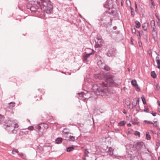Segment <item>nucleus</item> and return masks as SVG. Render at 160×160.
<instances>
[{"mask_svg":"<svg viewBox=\"0 0 160 160\" xmlns=\"http://www.w3.org/2000/svg\"><path fill=\"white\" fill-rule=\"evenodd\" d=\"M139 100H138L137 101V102L136 103H137H137H139Z\"/></svg>","mask_w":160,"mask_h":160,"instance_id":"nucleus-59","label":"nucleus"},{"mask_svg":"<svg viewBox=\"0 0 160 160\" xmlns=\"http://www.w3.org/2000/svg\"><path fill=\"white\" fill-rule=\"evenodd\" d=\"M110 19V20L111 21L110 22H108V24L111 25L112 24V19L110 18H109V15L108 13H106V11L103 13L100 17H99L98 18V20L100 21H106L107 19Z\"/></svg>","mask_w":160,"mask_h":160,"instance_id":"nucleus-5","label":"nucleus"},{"mask_svg":"<svg viewBox=\"0 0 160 160\" xmlns=\"http://www.w3.org/2000/svg\"><path fill=\"white\" fill-rule=\"evenodd\" d=\"M67 151L68 152L72 151L74 149V148L72 147H69L67 148Z\"/></svg>","mask_w":160,"mask_h":160,"instance_id":"nucleus-23","label":"nucleus"},{"mask_svg":"<svg viewBox=\"0 0 160 160\" xmlns=\"http://www.w3.org/2000/svg\"><path fill=\"white\" fill-rule=\"evenodd\" d=\"M15 104V103L14 102H12L9 103V104H12L13 105L12 106V107H13L14 106V105Z\"/></svg>","mask_w":160,"mask_h":160,"instance_id":"nucleus-44","label":"nucleus"},{"mask_svg":"<svg viewBox=\"0 0 160 160\" xmlns=\"http://www.w3.org/2000/svg\"><path fill=\"white\" fill-rule=\"evenodd\" d=\"M151 27H156L155 22L154 20H152L151 21Z\"/></svg>","mask_w":160,"mask_h":160,"instance_id":"nucleus-24","label":"nucleus"},{"mask_svg":"<svg viewBox=\"0 0 160 160\" xmlns=\"http://www.w3.org/2000/svg\"><path fill=\"white\" fill-rule=\"evenodd\" d=\"M121 5H122H122H123V2H121Z\"/></svg>","mask_w":160,"mask_h":160,"instance_id":"nucleus-63","label":"nucleus"},{"mask_svg":"<svg viewBox=\"0 0 160 160\" xmlns=\"http://www.w3.org/2000/svg\"><path fill=\"white\" fill-rule=\"evenodd\" d=\"M136 105H137V103H136L135 102H133V103L132 104V108H135L136 107Z\"/></svg>","mask_w":160,"mask_h":160,"instance_id":"nucleus-38","label":"nucleus"},{"mask_svg":"<svg viewBox=\"0 0 160 160\" xmlns=\"http://www.w3.org/2000/svg\"><path fill=\"white\" fill-rule=\"evenodd\" d=\"M158 104L159 106H160V102L159 101L158 102Z\"/></svg>","mask_w":160,"mask_h":160,"instance_id":"nucleus-57","label":"nucleus"},{"mask_svg":"<svg viewBox=\"0 0 160 160\" xmlns=\"http://www.w3.org/2000/svg\"><path fill=\"white\" fill-rule=\"evenodd\" d=\"M104 69L107 71H108L110 70V68L108 66L105 65L104 67Z\"/></svg>","mask_w":160,"mask_h":160,"instance_id":"nucleus-28","label":"nucleus"},{"mask_svg":"<svg viewBox=\"0 0 160 160\" xmlns=\"http://www.w3.org/2000/svg\"><path fill=\"white\" fill-rule=\"evenodd\" d=\"M116 54V49L113 46H112L107 52L106 55L109 57H112L115 56Z\"/></svg>","mask_w":160,"mask_h":160,"instance_id":"nucleus-7","label":"nucleus"},{"mask_svg":"<svg viewBox=\"0 0 160 160\" xmlns=\"http://www.w3.org/2000/svg\"><path fill=\"white\" fill-rule=\"evenodd\" d=\"M28 129L29 130H32L34 129V128L33 126H31L29 127L28 128Z\"/></svg>","mask_w":160,"mask_h":160,"instance_id":"nucleus-35","label":"nucleus"},{"mask_svg":"<svg viewBox=\"0 0 160 160\" xmlns=\"http://www.w3.org/2000/svg\"><path fill=\"white\" fill-rule=\"evenodd\" d=\"M155 89L156 90H158V85H156V86H155Z\"/></svg>","mask_w":160,"mask_h":160,"instance_id":"nucleus-48","label":"nucleus"},{"mask_svg":"<svg viewBox=\"0 0 160 160\" xmlns=\"http://www.w3.org/2000/svg\"><path fill=\"white\" fill-rule=\"evenodd\" d=\"M151 76L154 78H155L157 77V75L154 71H152L151 72Z\"/></svg>","mask_w":160,"mask_h":160,"instance_id":"nucleus-20","label":"nucleus"},{"mask_svg":"<svg viewBox=\"0 0 160 160\" xmlns=\"http://www.w3.org/2000/svg\"><path fill=\"white\" fill-rule=\"evenodd\" d=\"M41 98H42L40 96L38 99H36V98L35 97V101H39L41 99Z\"/></svg>","mask_w":160,"mask_h":160,"instance_id":"nucleus-43","label":"nucleus"},{"mask_svg":"<svg viewBox=\"0 0 160 160\" xmlns=\"http://www.w3.org/2000/svg\"><path fill=\"white\" fill-rule=\"evenodd\" d=\"M135 12L137 13H138V7H136L135 8Z\"/></svg>","mask_w":160,"mask_h":160,"instance_id":"nucleus-46","label":"nucleus"},{"mask_svg":"<svg viewBox=\"0 0 160 160\" xmlns=\"http://www.w3.org/2000/svg\"><path fill=\"white\" fill-rule=\"evenodd\" d=\"M132 31L133 33L136 34V30L135 28H132Z\"/></svg>","mask_w":160,"mask_h":160,"instance_id":"nucleus-36","label":"nucleus"},{"mask_svg":"<svg viewBox=\"0 0 160 160\" xmlns=\"http://www.w3.org/2000/svg\"><path fill=\"white\" fill-rule=\"evenodd\" d=\"M19 152L18 150L16 149H14L12 151V153L13 154H15V153H18Z\"/></svg>","mask_w":160,"mask_h":160,"instance_id":"nucleus-26","label":"nucleus"},{"mask_svg":"<svg viewBox=\"0 0 160 160\" xmlns=\"http://www.w3.org/2000/svg\"><path fill=\"white\" fill-rule=\"evenodd\" d=\"M114 149H113L112 148L110 147L108 151H107V155L108 154L110 156H111L113 154V151Z\"/></svg>","mask_w":160,"mask_h":160,"instance_id":"nucleus-15","label":"nucleus"},{"mask_svg":"<svg viewBox=\"0 0 160 160\" xmlns=\"http://www.w3.org/2000/svg\"><path fill=\"white\" fill-rule=\"evenodd\" d=\"M88 50L90 51V52L88 53H87L86 54L84 55L83 56V60L85 62L88 61L87 58L90 55L94 54L95 52V51L92 49H88Z\"/></svg>","mask_w":160,"mask_h":160,"instance_id":"nucleus-10","label":"nucleus"},{"mask_svg":"<svg viewBox=\"0 0 160 160\" xmlns=\"http://www.w3.org/2000/svg\"><path fill=\"white\" fill-rule=\"evenodd\" d=\"M18 127V125L17 123L15 125H11L8 127H6L5 129L10 133H16Z\"/></svg>","mask_w":160,"mask_h":160,"instance_id":"nucleus-4","label":"nucleus"},{"mask_svg":"<svg viewBox=\"0 0 160 160\" xmlns=\"http://www.w3.org/2000/svg\"><path fill=\"white\" fill-rule=\"evenodd\" d=\"M100 76V75H97V76H96L95 77V78H99Z\"/></svg>","mask_w":160,"mask_h":160,"instance_id":"nucleus-53","label":"nucleus"},{"mask_svg":"<svg viewBox=\"0 0 160 160\" xmlns=\"http://www.w3.org/2000/svg\"><path fill=\"white\" fill-rule=\"evenodd\" d=\"M150 113L153 116H155L156 115V112H150Z\"/></svg>","mask_w":160,"mask_h":160,"instance_id":"nucleus-45","label":"nucleus"},{"mask_svg":"<svg viewBox=\"0 0 160 160\" xmlns=\"http://www.w3.org/2000/svg\"><path fill=\"white\" fill-rule=\"evenodd\" d=\"M132 84L134 87H135L136 85H137V81L135 80H133L131 81Z\"/></svg>","mask_w":160,"mask_h":160,"instance_id":"nucleus-21","label":"nucleus"},{"mask_svg":"<svg viewBox=\"0 0 160 160\" xmlns=\"http://www.w3.org/2000/svg\"><path fill=\"white\" fill-rule=\"evenodd\" d=\"M141 98L143 102V103L144 104H146V102L145 100V99L144 98L143 96H142L141 97Z\"/></svg>","mask_w":160,"mask_h":160,"instance_id":"nucleus-29","label":"nucleus"},{"mask_svg":"<svg viewBox=\"0 0 160 160\" xmlns=\"http://www.w3.org/2000/svg\"><path fill=\"white\" fill-rule=\"evenodd\" d=\"M101 25L102 26V27H107V24L106 23H105V22H104L103 24H101Z\"/></svg>","mask_w":160,"mask_h":160,"instance_id":"nucleus-40","label":"nucleus"},{"mask_svg":"<svg viewBox=\"0 0 160 160\" xmlns=\"http://www.w3.org/2000/svg\"><path fill=\"white\" fill-rule=\"evenodd\" d=\"M141 32H143L142 31H138L139 35H138V38L139 39H141L140 33Z\"/></svg>","mask_w":160,"mask_h":160,"instance_id":"nucleus-32","label":"nucleus"},{"mask_svg":"<svg viewBox=\"0 0 160 160\" xmlns=\"http://www.w3.org/2000/svg\"><path fill=\"white\" fill-rule=\"evenodd\" d=\"M149 27V23L147 22H145L142 25V28L144 31H147Z\"/></svg>","mask_w":160,"mask_h":160,"instance_id":"nucleus-14","label":"nucleus"},{"mask_svg":"<svg viewBox=\"0 0 160 160\" xmlns=\"http://www.w3.org/2000/svg\"><path fill=\"white\" fill-rule=\"evenodd\" d=\"M104 7L108 8L109 10L112 9L114 7L113 1V0H107L104 4Z\"/></svg>","mask_w":160,"mask_h":160,"instance_id":"nucleus-8","label":"nucleus"},{"mask_svg":"<svg viewBox=\"0 0 160 160\" xmlns=\"http://www.w3.org/2000/svg\"><path fill=\"white\" fill-rule=\"evenodd\" d=\"M69 140L71 141H75V137L73 136H70Z\"/></svg>","mask_w":160,"mask_h":160,"instance_id":"nucleus-25","label":"nucleus"},{"mask_svg":"<svg viewBox=\"0 0 160 160\" xmlns=\"http://www.w3.org/2000/svg\"><path fill=\"white\" fill-rule=\"evenodd\" d=\"M132 123L134 124H136L137 123H136V122H134Z\"/></svg>","mask_w":160,"mask_h":160,"instance_id":"nucleus-62","label":"nucleus"},{"mask_svg":"<svg viewBox=\"0 0 160 160\" xmlns=\"http://www.w3.org/2000/svg\"><path fill=\"white\" fill-rule=\"evenodd\" d=\"M96 44L95 47L96 48L101 47L103 44V42L100 38H97L95 40Z\"/></svg>","mask_w":160,"mask_h":160,"instance_id":"nucleus-12","label":"nucleus"},{"mask_svg":"<svg viewBox=\"0 0 160 160\" xmlns=\"http://www.w3.org/2000/svg\"><path fill=\"white\" fill-rule=\"evenodd\" d=\"M135 23L136 24V27L137 28H140L141 26V24L140 22L138 21H136L135 22Z\"/></svg>","mask_w":160,"mask_h":160,"instance_id":"nucleus-17","label":"nucleus"},{"mask_svg":"<svg viewBox=\"0 0 160 160\" xmlns=\"http://www.w3.org/2000/svg\"><path fill=\"white\" fill-rule=\"evenodd\" d=\"M127 125L128 127H130L131 126V124L130 123H128L127 124Z\"/></svg>","mask_w":160,"mask_h":160,"instance_id":"nucleus-54","label":"nucleus"},{"mask_svg":"<svg viewBox=\"0 0 160 160\" xmlns=\"http://www.w3.org/2000/svg\"><path fill=\"white\" fill-rule=\"evenodd\" d=\"M135 8L136 7H138L136 3H135Z\"/></svg>","mask_w":160,"mask_h":160,"instance_id":"nucleus-60","label":"nucleus"},{"mask_svg":"<svg viewBox=\"0 0 160 160\" xmlns=\"http://www.w3.org/2000/svg\"><path fill=\"white\" fill-rule=\"evenodd\" d=\"M88 153L89 152L88 151L87 149H85L84 151V154L85 155V156L88 157Z\"/></svg>","mask_w":160,"mask_h":160,"instance_id":"nucleus-30","label":"nucleus"},{"mask_svg":"<svg viewBox=\"0 0 160 160\" xmlns=\"http://www.w3.org/2000/svg\"><path fill=\"white\" fill-rule=\"evenodd\" d=\"M144 122H146L148 123V124H150V123L153 124V123L152 122H151V121H147L146 120H145V121H144Z\"/></svg>","mask_w":160,"mask_h":160,"instance_id":"nucleus-41","label":"nucleus"},{"mask_svg":"<svg viewBox=\"0 0 160 160\" xmlns=\"http://www.w3.org/2000/svg\"><path fill=\"white\" fill-rule=\"evenodd\" d=\"M19 155L21 156H23V153H19Z\"/></svg>","mask_w":160,"mask_h":160,"instance_id":"nucleus-56","label":"nucleus"},{"mask_svg":"<svg viewBox=\"0 0 160 160\" xmlns=\"http://www.w3.org/2000/svg\"><path fill=\"white\" fill-rule=\"evenodd\" d=\"M158 160H160V157H158Z\"/></svg>","mask_w":160,"mask_h":160,"instance_id":"nucleus-64","label":"nucleus"},{"mask_svg":"<svg viewBox=\"0 0 160 160\" xmlns=\"http://www.w3.org/2000/svg\"><path fill=\"white\" fill-rule=\"evenodd\" d=\"M114 77L111 75H108L106 76V81L107 83L111 84H113L115 85H118L114 82Z\"/></svg>","mask_w":160,"mask_h":160,"instance_id":"nucleus-6","label":"nucleus"},{"mask_svg":"<svg viewBox=\"0 0 160 160\" xmlns=\"http://www.w3.org/2000/svg\"><path fill=\"white\" fill-rule=\"evenodd\" d=\"M143 145L144 143L142 142H138L133 145V147L138 151L141 150Z\"/></svg>","mask_w":160,"mask_h":160,"instance_id":"nucleus-9","label":"nucleus"},{"mask_svg":"<svg viewBox=\"0 0 160 160\" xmlns=\"http://www.w3.org/2000/svg\"><path fill=\"white\" fill-rule=\"evenodd\" d=\"M151 2H152V4L153 6H154L155 5V4H154V2L153 0H151Z\"/></svg>","mask_w":160,"mask_h":160,"instance_id":"nucleus-49","label":"nucleus"},{"mask_svg":"<svg viewBox=\"0 0 160 160\" xmlns=\"http://www.w3.org/2000/svg\"><path fill=\"white\" fill-rule=\"evenodd\" d=\"M28 2L27 8L34 13L42 10L50 14L53 12V6L50 0H25Z\"/></svg>","mask_w":160,"mask_h":160,"instance_id":"nucleus-1","label":"nucleus"},{"mask_svg":"<svg viewBox=\"0 0 160 160\" xmlns=\"http://www.w3.org/2000/svg\"><path fill=\"white\" fill-rule=\"evenodd\" d=\"M48 128V125L44 123L40 124L37 125L35 128L36 130L39 134H42L43 132H45V130Z\"/></svg>","mask_w":160,"mask_h":160,"instance_id":"nucleus-3","label":"nucleus"},{"mask_svg":"<svg viewBox=\"0 0 160 160\" xmlns=\"http://www.w3.org/2000/svg\"><path fill=\"white\" fill-rule=\"evenodd\" d=\"M4 119V116L0 114V124L3 121Z\"/></svg>","mask_w":160,"mask_h":160,"instance_id":"nucleus-22","label":"nucleus"},{"mask_svg":"<svg viewBox=\"0 0 160 160\" xmlns=\"http://www.w3.org/2000/svg\"><path fill=\"white\" fill-rule=\"evenodd\" d=\"M106 13H108L109 15H111L113 16H116L117 14L116 11L114 7L112 9H111V10L110 9L109 11H106Z\"/></svg>","mask_w":160,"mask_h":160,"instance_id":"nucleus-13","label":"nucleus"},{"mask_svg":"<svg viewBox=\"0 0 160 160\" xmlns=\"http://www.w3.org/2000/svg\"><path fill=\"white\" fill-rule=\"evenodd\" d=\"M158 64V68L159 69L160 68V60H158L156 61Z\"/></svg>","mask_w":160,"mask_h":160,"instance_id":"nucleus-33","label":"nucleus"},{"mask_svg":"<svg viewBox=\"0 0 160 160\" xmlns=\"http://www.w3.org/2000/svg\"><path fill=\"white\" fill-rule=\"evenodd\" d=\"M135 13L134 11H131V15L132 17H133L134 16Z\"/></svg>","mask_w":160,"mask_h":160,"instance_id":"nucleus-39","label":"nucleus"},{"mask_svg":"<svg viewBox=\"0 0 160 160\" xmlns=\"http://www.w3.org/2000/svg\"><path fill=\"white\" fill-rule=\"evenodd\" d=\"M136 88V90L138 91L139 92L140 91V88L138 87V85H136V86L135 87Z\"/></svg>","mask_w":160,"mask_h":160,"instance_id":"nucleus-34","label":"nucleus"},{"mask_svg":"<svg viewBox=\"0 0 160 160\" xmlns=\"http://www.w3.org/2000/svg\"><path fill=\"white\" fill-rule=\"evenodd\" d=\"M134 134L136 136H138L139 137L140 136V133L139 132L136 131Z\"/></svg>","mask_w":160,"mask_h":160,"instance_id":"nucleus-31","label":"nucleus"},{"mask_svg":"<svg viewBox=\"0 0 160 160\" xmlns=\"http://www.w3.org/2000/svg\"><path fill=\"white\" fill-rule=\"evenodd\" d=\"M144 111L146 112H148L149 111V109L148 108H145L144 109Z\"/></svg>","mask_w":160,"mask_h":160,"instance_id":"nucleus-37","label":"nucleus"},{"mask_svg":"<svg viewBox=\"0 0 160 160\" xmlns=\"http://www.w3.org/2000/svg\"><path fill=\"white\" fill-rule=\"evenodd\" d=\"M126 124V122L124 121H122L118 123V125L119 126H122L125 125Z\"/></svg>","mask_w":160,"mask_h":160,"instance_id":"nucleus-19","label":"nucleus"},{"mask_svg":"<svg viewBox=\"0 0 160 160\" xmlns=\"http://www.w3.org/2000/svg\"><path fill=\"white\" fill-rule=\"evenodd\" d=\"M17 123L14 121L11 120H6L4 122V128H5L6 127H8L11 125H15Z\"/></svg>","mask_w":160,"mask_h":160,"instance_id":"nucleus-11","label":"nucleus"},{"mask_svg":"<svg viewBox=\"0 0 160 160\" xmlns=\"http://www.w3.org/2000/svg\"><path fill=\"white\" fill-rule=\"evenodd\" d=\"M82 159L83 160H86V158L85 157L83 158Z\"/></svg>","mask_w":160,"mask_h":160,"instance_id":"nucleus-61","label":"nucleus"},{"mask_svg":"<svg viewBox=\"0 0 160 160\" xmlns=\"http://www.w3.org/2000/svg\"><path fill=\"white\" fill-rule=\"evenodd\" d=\"M156 61H158V60H160L159 59V57L158 56H157L156 58Z\"/></svg>","mask_w":160,"mask_h":160,"instance_id":"nucleus-47","label":"nucleus"},{"mask_svg":"<svg viewBox=\"0 0 160 160\" xmlns=\"http://www.w3.org/2000/svg\"><path fill=\"white\" fill-rule=\"evenodd\" d=\"M131 160H139L137 156L131 155Z\"/></svg>","mask_w":160,"mask_h":160,"instance_id":"nucleus-16","label":"nucleus"},{"mask_svg":"<svg viewBox=\"0 0 160 160\" xmlns=\"http://www.w3.org/2000/svg\"><path fill=\"white\" fill-rule=\"evenodd\" d=\"M48 122L51 124H53L54 123L53 122V121H52V122L51 121H50V120H48Z\"/></svg>","mask_w":160,"mask_h":160,"instance_id":"nucleus-51","label":"nucleus"},{"mask_svg":"<svg viewBox=\"0 0 160 160\" xmlns=\"http://www.w3.org/2000/svg\"><path fill=\"white\" fill-rule=\"evenodd\" d=\"M160 21V19L159 18H158V21H157V23H158L159 24V22Z\"/></svg>","mask_w":160,"mask_h":160,"instance_id":"nucleus-58","label":"nucleus"},{"mask_svg":"<svg viewBox=\"0 0 160 160\" xmlns=\"http://www.w3.org/2000/svg\"><path fill=\"white\" fill-rule=\"evenodd\" d=\"M153 28V30H152V32H154L155 31V29L156 27H152Z\"/></svg>","mask_w":160,"mask_h":160,"instance_id":"nucleus-52","label":"nucleus"},{"mask_svg":"<svg viewBox=\"0 0 160 160\" xmlns=\"http://www.w3.org/2000/svg\"><path fill=\"white\" fill-rule=\"evenodd\" d=\"M56 142L57 143L59 144L62 142V138H58L56 140Z\"/></svg>","mask_w":160,"mask_h":160,"instance_id":"nucleus-18","label":"nucleus"},{"mask_svg":"<svg viewBox=\"0 0 160 160\" xmlns=\"http://www.w3.org/2000/svg\"><path fill=\"white\" fill-rule=\"evenodd\" d=\"M146 138L147 140H149L151 139L150 135L149 134L148 132L146 133Z\"/></svg>","mask_w":160,"mask_h":160,"instance_id":"nucleus-27","label":"nucleus"},{"mask_svg":"<svg viewBox=\"0 0 160 160\" xmlns=\"http://www.w3.org/2000/svg\"><path fill=\"white\" fill-rule=\"evenodd\" d=\"M130 9H131V11H134V9L132 7H131Z\"/></svg>","mask_w":160,"mask_h":160,"instance_id":"nucleus-55","label":"nucleus"},{"mask_svg":"<svg viewBox=\"0 0 160 160\" xmlns=\"http://www.w3.org/2000/svg\"><path fill=\"white\" fill-rule=\"evenodd\" d=\"M108 85L107 84L104 82L102 84H100L99 85L95 84L93 85L92 88L94 91L97 93L98 94L101 95V96H106L107 95L108 91L107 89Z\"/></svg>","mask_w":160,"mask_h":160,"instance_id":"nucleus-2","label":"nucleus"},{"mask_svg":"<svg viewBox=\"0 0 160 160\" xmlns=\"http://www.w3.org/2000/svg\"><path fill=\"white\" fill-rule=\"evenodd\" d=\"M139 45L140 47H141L142 45V43L140 41L138 42Z\"/></svg>","mask_w":160,"mask_h":160,"instance_id":"nucleus-50","label":"nucleus"},{"mask_svg":"<svg viewBox=\"0 0 160 160\" xmlns=\"http://www.w3.org/2000/svg\"><path fill=\"white\" fill-rule=\"evenodd\" d=\"M78 94H80V97H84V94H83V92H81V93H79Z\"/></svg>","mask_w":160,"mask_h":160,"instance_id":"nucleus-42","label":"nucleus"}]
</instances>
